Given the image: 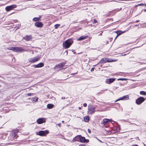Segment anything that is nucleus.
I'll return each mask as SVG.
<instances>
[{"label":"nucleus","mask_w":146,"mask_h":146,"mask_svg":"<svg viewBox=\"0 0 146 146\" xmlns=\"http://www.w3.org/2000/svg\"><path fill=\"white\" fill-rule=\"evenodd\" d=\"M73 42V40L72 39L67 40L63 44V47L65 49L68 48H69Z\"/></svg>","instance_id":"1"},{"label":"nucleus","mask_w":146,"mask_h":146,"mask_svg":"<svg viewBox=\"0 0 146 146\" xmlns=\"http://www.w3.org/2000/svg\"><path fill=\"white\" fill-rule=\"evenodd\" d=\"M9 49L17 52H22L25 51L24 49L20 47H11L9 48Z\"/></svg>","instance_id":"2"},{"label":"nucleus","mask_w":146,"mask_h":146,"mask_svg":"<svg viewBox=\"0 0 146 146\" xmlns=\"http://www.w3.org/2000/svg\"><path fill=\"white\" fill-rule=\"evenodd\" d=\"M96 111L95 108L93 106L90 105L88 106V114H92L94 113Z\"/></svg>","instance_id":"3"},{"label":"nucleus","mask_w":146,"mask_h":146,"mask_svg":"<svg viewBox=\"0 0 146 146\" xmlns=\"http://www.w3.org/2000/svg\"><path fill=\"white\" fill-rule=\"evenodd\" d=\"M40 57L38 56L33 58H30L29 59L28 61L29 62L32 63L35 62L40 60Z\"/></svg>","instance_id":"4"},{"label":"nucleus","mask_w":146,"mask_h":146,"mask_svg":"<svg viewBox=\"0 0 146 146\" xmlns=\"http://www.w3.org/2000/svg\"><path fill=\"white\" fill-rule=\"evenodd\" d=\"M48 133V130L41 131L38 132V135L40 136H46Z\"/></svg>","instance_id":"5"},{"label":"nucleus","mask_w":146,"mask_h":146,"mask_svg":"<svg viewBox=\"0 0 146 146\" xmlns=\"http://www.w3.org/2000/svg\"><path fill=\"white\" fill-rule=\"evenodd\" d=\"M145 100V99L143 97H141L136 100V103L137 104L139 105L143 102Z\"/></svg>","instance_id":"6"},{"label":"nucleus","mask_w":146,"mask_h":146,"mask_svg":"<svg viewBox=\"0 0 146 146\" xmlns=\"http://www.w3.org/2000/svg\"><path fill=\"white\" fill-rule=\"evenodd\" d=\"M17 6L16 5H13L10 6H8L6 7L5 10L7 11H9L15 8Z\"/></svg>","instance_id":"7"},{"label":"nucleus","mask_w":146,"mask_h":146,"mask_svg":"<svg viewBox=\"0 0 146 146\" xmlns=\"http://www.w3.org/2000/svg\"><path fill=\"white\" fill-rule=\"evenodd\" d=\"M65 63L64 62H62L58 64H57L54 67V69H56V68H59L60 70L62 69V68L64 66Z\"/></svg>","instance_id":"8"},{"label":"nucleus","mask_w":146,"mask_h":146,"mask_svg":"<svg viewBox=\"0 0 146 146\" xmlns=\"http://www.w3.org/2000/svg\"><path fill=\"white\" fill-rule=\"evenodd\" d=\"M38 124H41L45 122V119L43 118H40L38 119L36 121Z\"/></svg>","instance_id":"9"},{"label":"nucleus","mask_w":146,"mask_h":146,"mask_svg":"<svg viewBox=\"0 0 146 146\" xmlns=\"http://www.w3.org/2000/svg\"><path fill=\"white\" fill-rule=\"evenodd\" d=\"M111 121V120L108 119H104L101 122L102 124L105 125L108 122Z\"/></svg>","instance_id":"10"},{"label":"nucleus","mask_w":146,"mask_h":146,"mask_svg":"<svg viewBox=\"0 0 146 146\" xmlns=\"http://www.w3.org/2000/svg\"><path fill=\"white\" fill-rule=\"evenodd\" d=\"M129 99V98L128 95L125 96L116 100L115 102L120 100H128Z\"/></svg>","instance_id":"11"},{"label":"nucleus","mask_w":146,"mask_h":146,"mask_svg":"<svg viewBox=\"0 0 146 146\" xmlns=\"http://www.w3.org/2000/svg\"><path fill=\"white\" fill-rule=\"evenodd\" d=\"M125 31H114L113 32V33H114V34H117V35L116 36V37H115L114 40H115L116 38H117V37L119 35H120L121 34H122L123 33H124Z\"/></svg>","instance_id":"12"},{"label":"nucleus","mask_w":146,"mask_h":146,"mask_svg":"<svg viewBox=\"0 0 146 146\" xmlns=\"http://www.w3.org/2000/svg\"><path fill=\"white\" fill-rule=\"evenodd\" d=\"M80 141L81 142L84 143L88 142L89 141L88 139H86L84 137L81 136Z\"/></svg>","instance_id":"13"},{"label":"nucleus","mask_w":146,"mask_h":146,"mask_svg":"<svg viewBox=\"0 0 146 146\" xmlns=\"http://www.w3.org/2000/svg\"><path fill=\"white\" fill-rule=\"evenodd\" d=\"M115 79L113 78H110L108 79H107L106 81V82L107 84H110L111 83L113 82L115 80Z\"/></svg>","instance_id":"14"},{"label":"nucleus","mask_w":146,"mask_h":146,"mask_svg":"<svg viewBox=\"0 0 146 146\" xmlns=\"http://www.w3.org/2000/svg\"><path fill=\"white\" fill-rule=\"evenodd\" d=\"M35 26L38 27H41L43 26V24L41 22H36L35 24Z\"/></svg>","instance_id":"15"},{"label":"nucleus","mask_w":146,"mask_h":146,"mask_svg":"<svg viewBox=\"0 0 146 146\" xmlns=\"http://www.w3.org/2000/svg\"><path fill=\"white\" fill-rule=\"evenodd\" d=\"M44 64L42 62H40L37 64L34 65V67L35 68H38L42 67L44 66Z\"/></svg>","instance_id":"16"},{"label":"nucleus","mask_w":146,"mask_h":146,"mask_svg":"<svg viewBox=\"0 0 146 146\" xmlns=\"http://www.w3.org/2000/svg\"><path fill=\"white\" fill-rule=\"evenodd\" d=\"M80 135H78L76 136L73 139V140L74 141H80Z\"/></svg>","instance_id":"17"},{"label":"nucleus","mask_w":146,"mask_h":146,"mask_svg":"<svg viewBox=\"0 0 146 146\" xmlns=\"http://www.w3.org/2000/svg\"><path fill=\"white\" fill-rule=\"evenodd\" d=\"M24 39L27 41L31 39V36L30 35H27L23 37Z\"/></svg>","instance_id":"18"},{"label":"nucleus","mask_w":146,"mask_h":146,"mask_svg":"<svg viewBox=\"0 0 146 146\" xmlns=\"http://www.w3.org/2000/svg\"><path fill=\"white\" fill-rule=\"evenodd\" d=\"M107 58H104L101 59L100 61L102 63H104L107 62Z\"/></svg>","instance_id":"19"},{"label":"nucleus","mask_w":146,"mask_h":146,"mask_svg":"<svg viewBox=\"0 0 146 146\" xmlns=\"http://www.w3.org/2000/svg\"><path fill=\"white\" fill-rule=\"evenodd\" d=\"M87 36H82L78 38L77 39L78 41L82 40L86 38Z\"/></svg>","instance_id":"20"},{"label":"nucleus","mask_w":146,"mask_h":146,"mask_svg":"<svg viewBox=\"0 0 146 146\" xmlns=\"http://www.w3.org/2000/svg\"><path fill=\"white\" fill-rule=\"evenodd\" d=\"M54 106V105L53 104H48L47 105V108L48 109H51Z\"/></svg>","instance_id":"21"},{"label":"nucleus","mask_w":146,"mask_h":146,"mask_svg":"<svg viewBox=\"0 0 146 146\" xmlns=\"http://www.w3.org/2000/svg\"><path fill=\"white\" fill-rule=\"evenodd\" d=\"M89 117L88 116H85L84 118V120L86 122H88L89 120Z\"/></svg>","instance_id":"22"},{"label":"nucleus","mask_w":146,"mask_h":146,"mask_svg":"<svg viewBox=\"0 0 146 146\" xmlns=\"http://www.w3.org/2000/svg\"><path fill=\"white\" fill-rule=\"evenodd\" d=\"M107 62H115L116 61L115 60H113L112 59H109V58H107Z\"/></svg>","instance_id":"23"},{"label":"nucleus","mask_w":146,"mask_h":146,"mask_svg":"<svg viewBox=\"0 0 146 146\" xmlns=\"http://www.w3.org/2000/svg\"><path fill=\"white\" fill-rule=\"evenodd\" d=\"M12 136L13 137L14 139H16L17 137V135L16 133H12Z\"/></svg>","instance_id":"24"},{"label":"nucleus","mask_w":146,"mask_h":146,"mask_svg":"<svg viewBox=\"0 0 146 146\" xmlns=\"http://www.w3.org/2000/svg\"><path fill=\"white\" fill-rule=\"evenodd\" d=\"M38 100L37 98H36V97H35L33 98L32 99V101L33 102H36Z\"/></svg>","instance_id":"25"},{"label":"nucleus","mask_w":146,"mask_h":146,"mask_svg":"<svg viewBox=\"0 0 146 146\" xmlns=\"http://www.w3.org/2000/svg\"><path fill=\"white\" fill-rule=\"evenodd\" d=\"M40 18L35 17L33 19V20L35 21H39Z\"/></svg>","instance_id":"26"},{"label":"nucleus","mask_w":146,"mask_h":146,"mask_svg":"<svg viewBox=\"0 0 146 146\" xmlns=\"http://www.w3.org/2000/svg\"><path fill=\"white\" fill-rule=\"evenodd\" d=\"M140 93L141 94L143 95H146V92L144 91H141Z\"/></svg>","instance_id":"27"},{"label":"nucleus","mask_w":146,"mask_h":146,"mask_svg":"<svg viewBox=\"0 0 146 146\" xmlns=\"http://www.w3.org/2000/svg\"><path fill=\"white\" fill-rule=\"evenodd\" d=\"M60 24H56L54 25V27L55 29H57L58 27L60 26Z\"/></svg>","instance_id":"28"},{"label":"nucleus","mask_w":146,"mask_h":146,"mask_svg":"<svg viewBox=\"0 0 146 146\" xmlns=\"http://www.w3.org/2000/svg\"><path fill=\"white\" fill-rule=\"evenodd\" d=\"M127 79H126V78H119L117 79V80H127Z\"/></svg>","instance_id":"29"},{"label":"nucleus","mask_w":146,"mask_h":146,"mask_svg":"<svg viewBox=\"0 0 146 146\" xmlns=\"http://www.w3.org/2000/svg\"><path fill=\"white\" fill-rule=\"evenodd\" d=\"M106 131L107 132V133L108 134H111V132L110 131Z\"/></svg>","instance_id":"30"},{"label":"nucleus","mask_w":146,"mask_h":146,"mask_svg":"<svg viewBox=\"0 0 146 146\" xmlns=\"http://www.w3.org/2000/svg\"><path fill=\"white\" fill-rule=\"evenodd\" d=\"M83 106L84 107H86L87 106V104L86 103H84L83 104Z\"/></svg>","instance_id":"31"},{"label":"nucleus","mask_w":146,"mask_h":146,"mask_svg":"<svg viewBox=\"0 0 146 146\" xmlns=\"http://www.w3.org/2000/svg\"><path fill=\"white\" fill-rule=\"evenodd\" d=\"M66 102H68V101L69 102L70 100H69V98H66Z\"/></svg>","instance_id":"32"},{"label":"nucleus","mask_w":146,"mask_h":146,"mask_svg":"<svg viewBox=\"0 0 146 146\" xmlns=\"http://www.w3.org/2000/svg\"><path fill=\"white\" fill-rule=\"evenodd\" d=\"M97 21L96 20H94V21L93 22V23H97Z\"/></svg>","instance_id":"33"},{"label":"nucleus","mask_w":146,"mask_h":146,"mask_svg":"<svg viewBox=\"0 0 146 146\" xmlns=\"http://www.w3.org/2000/svg\"><path fill=\"white\" fill-rule=\"evenodd\" d=\"M144 4H143V3H141V4H139L138 5V6H141V5H144Z\"/></svg>","instance_id":"34"},{"label":"nucleus","mask_w":146,"mask_h":146,"mask_svg":"<svg viewBox=\"0 0 146 146\" xmlns=\"http://www.w3.org/2000/svg\"><path fill=\"white\" fill-rule=\"evenodd\" d=\"M88 132L89 133H90L91 132V130L89 129H88Z\"/></svg>","instance_id":"35"},{"label":"nucleus","mask_w":146,"mask_h":146,"mask_svg":"<svg viewBox=\"0 0 146 146\" xmlns=\"http://www.w3.org/2000/svg\"><path fill=\"white\" fill-rule=\"evenodd\" d=\"M31 93H29L27 94V95L29 96H31Z\"/></svg>","instance_id":"36"},{"label":"nucleus","mask_w":146,"mask_h":146,"mask_svg":"<svg viewBox=\"0 0 146 146\" xmlns=\"http://www.w3.org/2000/svg\"><path fill=\"white\" fill-rule=\"evenodd\" d=\"M58 125L60 127H61V124L60 123H59L58 124Z\"/></svg>","instance_id":"37"},{"label":"nucleus","mask_w":146,"mask_h":146,"mask_svg":"<svg viewBox=\"0 0 146 146\" xmlns=\"http://www.w3.org/2000/svg\"><path fill=\"white\" fill-rule=\"evenodd\" d=\"M94 68H92L91 69V72H92L94 71Z\"/></svg>","instance_id":"38"},{"label":"nucleus","mask_w":146,"mask_h":146,"mask_svg":"<svg viewBox=\"0 0 146 146\" xmlns=\"http://www.w3.org/2000/svg\"><path fill=\"white\" fill-rule=\"evenodd\" d=\"M131 146H138L137 145H132Z\"/></svg>","instance_id":"39"},{"label":"nucleus","mask_w":146,"mask_h":146,"mask_svg":"<svg viewBox=\"0 0 146 146\" xmlns=\"http://www.w3.org/2000/svg\"><path fill=\"white\" fill-rule=\"evenodd\" d=\"M139 20H138V21H136L135 22V23H137L138 22H139Z\"/></svg>","instance_id":"40"},{"label":"nucleus","mask_w":146,"mask_h":146,"mask_svg":"<svg viewBox=\"0 0 146 146\" xmlns=\"http://www.w3.org/2000/svg\"><path fill=\"white\" fill-rule=\"evenodd\" d=\"M78 108L79 110H81V108L80 107H79Z\"/></svg>","instance_id":"41"},{"label":"nucleus","mask_w":146,"mask_h":146,"mask_svg":"<svg viewBox=\"0 0 146 146\" xmlns=\"http://www.w3.org/2000/svg\"><path fill=\"white\" fill-rule=\"evenodd\" d=\"M62 99H65V97H64V98H63V97H62Z\"/></svg>","instance_id":"42"},{"label":"nucleus","mask_w":146,"mask_h":146,"mask_svg":"<svg viewBox=\"0 0 146 146\" xmlns=\"http://www.w3.org/2000/svg\"><path fill=\"white\" fill-rule=\"evenodd\" d=\"M69 102H68V103H66V104H67V105H68V104H69Z\"/></svg>","instance_id":"43"},{"label":"nucleus","mask_w":146,"mask_h":146,"mask_svg":"<svg viewBox=\"0 0 146 146\" xmlns=\"http://www.w3.org/2000/svg\"><path fill=\"white\" fill-rule=\"evenodd\" d=\"M62 123H64V121H62Z\"/></svg>","instance_id":"44"},{"label":"nucleus","mask_w":146,"mask_h":146,"mask_svg":"<svg viewBox=\"0 0 146 146\" xmlns=\"http://www.w3.org/2000/svg\"><path fill=\"white\" fill-rule=\"evenodd\" d=\"M79 146H84L83 145H79Z\"/></svg>","instance_id":"45"},{"label":"nucleus","mask_w":146,"mask_h":146,"mask_svg":"<svg viewBox=\"0 0 146 146\" xmlns=\"http://www.w3.org/2000/svg\"><path fill=\"white\" fill-rule=\"evenodd\" d=\"M144 11H145V12H146V9H145Z\"/></svg>","instance_id":"46"},{"label":"nucleus","mask_w":146,"mask_h":146,"mask_svg":"<svg viewBox=\"0 0 146 146\" xmlns=\"http://www.w3.org/2000/svg\"><path fill=\"white\" fill-rule=\"evenodd\" d=\"M98 140L100 142H102V141H101L100 140Z\"/></svg>","instance_id":"47"},{"label":"nucleus","mask_w":146,"mask_h":146,"mask_svg":"<svg viewBox=\"0 0 146 146\" xmlns=\"http://www.w3.org/2000/svg\"><path fill=\"white\" fill-rule=\"evenodd\" d=\"M123 56H125V54H123L122 55Z\"/></svg>","instance_id":"48"},{"label":"nucleus","mask_w":146,"mask_h":146,"mask_svg":"<svg viewBox=\"0 0 146 146\" xmlns=\"http://www.w3.org/2000/svg\"><path fill=\"white\" fill-rule=\"evenodd\" d=\"M100 35H102V33H101L100 34Z\"/></svg>","instance_id":"49"},{"label":"nucleus","mask_w":146,"mask_h":146,"mask_svg":"<svg viewBox=\"0 0 146 146\" xmlns=\"http://www.w3.org/2000/svg\"><path fill=\"white\" fill-rule=\"evenodd\" d=\"M144 145L145 146H146V145H145V144H144Z\"/></svg>","instance_id":"50"},{"label":"nucleus","mask_w":146,"mask_h":146,"mask_svg":"<svg viewBox=\"0 0 146 146\" xmlns=\"http://www.w3.org/2000/svg\"><path fill=\"white\" fill-rule=\"evenodd\" d=\"M77 73V72L75 73L74 74H76Z\"/></svg>","instance_id":"51"},{"label":"nucleus","mask_w":146,"mask_h":146,"mask_svg":"<svg viewBox=\"0 0 146 146\" xmlns=\"http://www.w3.org/2000/svg\"><path fill=\"white\" fill-rule=\"evenodd\" d=\"M96 139L98 140H99L97 138H96Z\"/></svg>","instance_id":"52"},{"label":"nucleus","mask_w":146,"mask_h":146,"mask_svg":"<svg viewBox=\"0 0 146 146\" xmlns=\"http://www.w3.org/2000/svg\"><path fill=\"white\" fill-rule=\"evenodd\" d=\"M17 132L18 131V130H17Z\"/></svg>","instance_id":"53"},{"label":"nucleus","mask_w":146,"mask_h":146,"mask_svg":"<svg viewBox=\"0 0 146 146\" xmlns=\"http://www.w3.org/2000/svg\"><path fill=\"white\" fill-rule=\"evenodd\" d=\"M74 53H75L74 52H73Z\"/></svg>","instance_id":"54"},{"label":"nucleus","mask_w":146,"mask_h":146,"mask_svg":"<svg viewBox=\"0 0 146 146\" xmlns=\"http://www.w3.org/2000/svg\"><path fill=\"white\" fill-rule=\"evenodd\" d=\"M145 6H146V4L145 5Z\"/></svg>","instance_id":"55"}]
</instances>
